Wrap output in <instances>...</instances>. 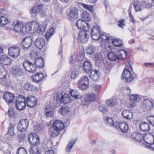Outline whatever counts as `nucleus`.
<instances>
[{
    "mask_svg": "<svg viewBox=\"0 0 154 154\" xmlns=\"http://www.w3.org/2000/svg\"><path fill=\"white\" fill-rule=\"evenodd\" d=\"M65 127L64 124L61 121L56 120L54 122L52 126L49 129L50 134L52 137H57Z\"/></svg>",
    "mask_w": 154,
    "mask_h": 154,
    "instance_id": "1",
    "label": "nucleus"
},
{
    "mask_svg": "<svg viewBox=\"0 0 154 154\" xmlns=\"http://www.w3.org/2000/svg\"><path fill=\"white\" fill-rule=\"evenodd\" d=\"M98 99L97 96L93 93L86 94L84 100L82 101V104L85 105L88 104L94 101H96Z\"/></svg>",
    "mask_w": 154,
    "mask_h": 154,
    "instance_id": "2",
    "label": "nucleus"
},
{
    "mask_svg": "<svg viewBox=\"0 0 154 154\" xmlns=\"http://www.w3.org/2000/svg\"><path fill=\"white\" fill-rule=\"evenodd\" d=\"M26 104L25 98L22 95L18 97L16 100L15 105L17 109L20 110L24 109Z\"/></svg>",
    "mask_w": 154,
    "mask_h": 154,
    "instance_id": "3",
    "label": "nucleus"
},
{
    "mask_svg": "<svg viewBox=\"0 0 154 154\" xmlns=\"http://www.w3.org/2000/svg\"><path fill=\"white\" fill-rule=\"evenodd\" d=\"M8 51L9 56L15 58L20 56V48L19 46L16 45L9 48Z\"/></svg>",
    "mask_w": 154,
    "mask_h": 154,
    "instance_id": "4",
    "label": "nucleus"
},
{
    "mask_svg": "<svg viewBox=\"0 0 154 154\" xmlns=\"http://www.w3.org/2000/svg\"><path fill=\"white\" fill-rule=\"evenodd\" d=\"M122 78L126 82H130L134 80L133 76L130 71L125 68L122 73Z\"/></svg>",
    "mask_w": 154,
    "mask_h": 154,
    "instance_id": "5",
    "label": "nucleus"
},
{
    "mask_svg": "<svg viewBox=\"0 0 154 154\" xmlns=\"http://www.w3.org/2000/svg\"><path fill=\"white\" fill-rule=\"evenodd\" d=\"M29 122L27 119H21L18 124V129L21 132H24L26 131L28 128Z\"/></svg>",
    "mask_w": 154,
    "mask_h": 154,
    "instance_id": "6",
    "label": "nucleus"
},
{
    "mask_svg": "<svg viewBox=\"0 0 154 154\" xmlns=\"http://www.w3.org/2000/svg\"><path fill=\"white\" fill-rule=\"evenodd\" d=\"M23 66L26 70L30 72L34 73L36 71V66L29 61L25 60Z\"/></svg>",
    "mask_w": 154,
    "mask_h": 154,
    "instance_id": "7",
    "label": "nucleus"
},
{
    "mask_svg": "<svg viewBox=\"0 0 154 154\" xmlns=\"http://www.w3.org/2000/svg\"><path fill=\"white\" fill-rule=\"evenodd\" d=\"M76 25L78 28L83 31H88L90 28L89 24L83 20H78L76 23Z\"/></svg>",
    "mask_w": 154,
    "mask_h": 154,
    "instance_id": "8",
    "label": "nucleus"
},
{
    "mask_svg": "<svg viewBox=\"0 0 154 154\" xmlns=\"http://www.w3.org/2000/svg\"><path fill=\"white\" fill-rule=\"evenodd\" d=\"M78 14L77 9L72 8L67 15V19L70 21H74L77 18Z\"/></svg>",
    "mask_w": 154,
    "mask_h": 154,
    "instance_id": "9",
    "label": "nucleus"
},
{
    "mask_svg": "<svg viewBox=\"0 0 154 154\" xmlns=\"http://www.w3.org/2000/svg\"><path fill=\"white\" fill-rule=\"evenodd\" d=\"M3 98L9 104L13 103L15 100L14 95L13 94L10 92L5 93L3 95Z\"/></svg>",
    "mask_w": 154,
    "mask_h": 154,
    "instance_id": "10",
    "label": "nucleus"
},
{
    "mask_svg": "<svg viewBox=\"0 0 154 154\" xmlns=\"http://www.w3.org/2000/svg\"><path fill=\"white\" fill-rule=\"evenodd\" d=\"M28 140L31 144V146L37 145L40 143L39 138L38 135L36 134L29 135Z\"/></svg>",
    "mask_w": 154,
    "mask_h": 154,
    "instance_id": "11",
    "label": "nucleus"
},
{
    "mask_svg": "<svg viewBox=\"0 0 154 154\" xmlns=\"http://www.w3.org/2000/svg\"><path fill=\"white\" fill-rule=\"evenodd\" d=\"M92 38L95 40H99L100 35V29L99 26H95L91 31Z\"/></svg>",
    "mask_w": 154,
    "mask_h": 154,
    "instance_id": "12",
    "label": "nucleus"
},
{
    "mask_svg": "<svg viewBox=\"0 0 154 154\" xmlns=\"http://www.w3.org/2000/svg\"><path fill=\"white\" fill-rule=\"evenodd\" d=\"M109 37L110 36L108 34L104 33L100 35L99 40L100 39L102 42H107V44L106 45V46L111 48L112 43L109 40Z\"/></svg>",
    "mask_w": 154,
    "mask_h": 154,
    "instance_id": "13",
    "label": "nucleus"
},
{
    "mask_svg": "<svg viewBox=\"0 0 154 154\" xmlns=\"http://www.w3.org/2000/svg\"><path fill=\"white\" fill-rule=\"evenodd\" d=\"M27 106L31 108L35 107L37 105V99L35 97L29 96L26 98Z\"/></svg>",
    "mask_w": 154,
    "mask_h": 154,
    "instance_id": "14",
    "label": "nucleus"
},
{
    "mask_svg": "<svg viewBox=\"0 0 154 154\" xmlns=\"http://www.w3.org/2000/svg\"><path fill=\"white\" fill-rule=\"evenodd\" d=\"M32 40L31 37H27L24 38L21 42L23 48L26 50L29 48L32 45Z\"/></svg>",
    "mask_w": 154,
    "mask_h": 154,
    "instance_id": "15",
    "label": "nucleus"
},
{
    "mask_svg": "<svg viewBox=\"0 0 154 154\" xmlns=\"http://www.w3.org/2000/svg\"><path fill=\"white\" fill-rule=\"evenodd\" d=\"M12 73L14 76L19 77L22 75L23 73V69L18 66H15L12 68Z\"/></svg>",
    "mask_w": 154,
    "mask_h": 154,
    "instance_id": "16",
    "label": "nucleus"
},
{
    "mask_svg": "<svg viewBox=\"0 0 154 154\" xmlns=\"http://www.w3.org/2000/svg\"><path fill=\"white\" fill-rule=\"evenodd\" d=\"M143 139L144 141L148 144L152 145L154 143V136L151 133L144 134Z\"/></svg>",
    "mask_w": 154,
    "mask_h": 154,
    "instance_id": "17",
    "label": "nucleus"
},
{
    "mask_svg": "<svg viewBox=\"0 0 154 154\" xmlns=\"http://www.w3.org/2000/svg\"><path fill=\"white\" fill-rule=\"evenodd\" d=\"M143 106L144 109L148 111L152 110L154 108L152 101L147 99L144 100Z\"/></svg>",
    "mask_w": 154,
    "mask_h": 154,
    "instance_id": "18",
    "label": "nucleus"
},
{
    "mask_svg": "<svg viewBox=\"0 0 154 154\" xmlns=\"http://www.w3.org/2000/svg\"><path fill=\"white\" fill-rule=\"evenodd\" d=\"M84 31L80 32L78 35V40L83 43L87 42L89 38V36Z\"/></svg>",
    "mask_w": 154,
    "mask_h": 154,
    "instance_id": "19",
    "label": "nucleus"
},
{
    "mask_svg": "<svg viewBox=\"0 0 154 154\" xmlns=\"http://www.w3.org/2000/svg\"><path fill=\"white\" fill-rule=\"evenodd\" d=\"M34 44L37 48L39 50H41L45 46V41L43 38L38 37L35 40Z\"/></svg>",
    "mask_w": 154,
    "mask_h": 154,
    "instance_id": "20",
    "label": "nucleus"
},
{
    "mask_svg": "<svg viewBox=\"0 0 154 154\" xmlns=\"http://www.w3.org/2000/svg\"><path fill=\"white\" fill-rule=\"evenodd\" d=\"M14 128L13 125L11 124L9 125L8 132L5 135V137L7 138L8 140H11V137L14 135Z\"/></svg>",
    "mask_w": 154,
    "mask_h": 154,
    "instance_id": "21",
    "label": "nucleus"
},
{
    "mask_svg": "<svg viewBox=\"0 0 154 154\" xmlns=\"http://www.w3.org/2000/svg\"><path fill=\"white\" fill-rule=\"evenodd\" d=\"M12 62L11 58L6 55H2L0 57V63L5 65H10Z\"/></svg>",
    "mask_w": 154,
    "mask_h": 154,
    "instance_id": "22",
    "label": "nucleus"
},
{
    "mask_svg": "<svg viewBox=\"0 0 154 154\" xmlns=\"http://www.w3.org/2000/svg\"><path fill=\"white\" fill-rule=\"evenodd\" d=\"M90 77L94 82H97L100 79V74L99 72L96 70H91Z\"/></svg>",
    "mask_w": 154,
    "mask_h": 154,
    "instance_id": "23",
    "label": "nucleus"
},
{
    "mask_svg": "<svg viewBox=\"0 0 154 154\" xmlns=\"http://www.w3.org/2000/svg\"><path fill=\"white\" fill-rule=\"evenodd\" d=\"M139 98V95L137 94H132L130 95V100L131 101L130 108H133L135 106L136 103Z\"/></svg>",
    "mask_w": 154,
    "mask_h": 154,
    "instance_id": "24",
    "label": "nucleus"
},
{
    "mask_svg": "<svg viewBox=\"0 0 154 154\" xmlns=\"http://www.w3.org/2000/svg\"><path fill=\"white\" fill-rule=\"evenodd\" d=\"M14 29L15 31L23 34V30L24 29L23 24V23L17 21L14 26Z\"/></svg>",
    "mask_w": 154,
    "mask_h": 154,
    "instance_id": "25",
    "label": "nucleus"
},
{
    "mask_svg": "<svg viewBox=\"0 0 154 154\" xmlns=\"http://www.w3.org/2000/svg\"><path fill=\"white\" fill-rule=\"evenodd\" d=\"M118 59L121 60H125L126 59L127 55V51L123 50H119L117 53Z\"/></svg>",
    "mask_w": 154,
    "mask_h": 154,
    "instance_id": "26",
    "label": "nucleus"
},
{
    "mask_svg": "<svg viewBox=\"0 0 154 154\" xmlns=\"http://www.w3.org/2000/svg\"><path fill=\"white\" fill-rule=\"evenodd\" d=\"M83 68L84 71L86 73H88L91 71L92 65L89 61H85L83 64Z\"/></svg>",
    "mask_w": 154,
    "mask_h": 154,
    "instance_id": "27",
    "label": "nucleus"
},
{
    "mask_svg": "<svg viewBox=\"0 0 154 154\" xmlns=\"http://www.w3.org/2000/svg\"><path fill=\"white\" fill-rule=\"evenodd\" d=\"M54 109L53 107L48 106L45 108V113L47 116L51 117L54 115Z\"/></svg>",
    "mask_w": 154,
    "mask_h": 154,
    "instance_id": "28",
    "label": "nucleus"
},
{
    "mask_svg": "<svg viewBox=\"0 0 154 154\" xmlns=\"http://www.w3.org/2000/svg\"><path fill=\"white\" fill-rule=\"evenodd\" d=\"M122 115L125 119L128 120L131 119L133 117V113L128 110H124L122 112Z\"/></svg>",
    "mask_w": 154,
    "mask_h": 154,
    "instance_id": "29",
    "label": "nucleus"
},
{
    "mask_svg": "<svg viewBox=\"0 0 154 154\" xmlns=\"http://www.w3.org/2000/svg\"><path fill=\"white\" fill-rule=\"evenodd\" d=\"M118 126L121 131L124 133H126L128 130V125L125 122L118 123Z\"/></svg>",
    "mask_w": 154,
    "mask_h": 154,
    "instance_id": "30",
    "label": "nucleus"
},
{
    "mask_svg": "<svg viewBox=\"0 0 154 154\" xmlns=\"http://www.w3.org/2000/svg\"><path fill=\"white\" fill-rule=\"evenodd\" d=\"M106 125L109 126H113L114 127L117 128L118 126V123H115L112 119L109 117H107L105 121Z\"/></svg>",
    "mask_w": 154,
    "mask_h": 154,
    "instance_id": "31",
    "label": "nucleus"
},
{
    "mask_svg": "<svg viewBox=\"0 0 154 154\" xmlns=\"http://www.w3.org/2000/svg\"><path fill=\"white\" fill-rule=\"evenodd\" d=\"M44 76L42 73H37L32 76V79L34 82H39L44 78Z\"/></svg>",
    "mask_w": 154,
    "mask_h": 154,
    "instance_id": "32",
    "label": "nucleus"
},
{
    "mask_svg": "<svg viewBox=\"0 0 154 154\" xmlns=\"http://www.w3.org/2000/svg\"><path fill=\"white\" fill-rule=\"evenodd\" d=\"M140 128L141 131H147L150 130V127L148 123L144 122L141 123L140 125Z\"/></svg>",
    "mask_w": 154,
    "mask_h": 154,
    "instance_id": "33",
    "label": "nucleus"
},
{
    "mask_svg": "<svg viewBox=\"0 0 154 154\" xmlns=\"http://www.w3.org/2000/svg\"><path fill=\"white\" fill-rule=\"evenodd\" d=\"M76 140V139H72L70 140L68 142L66 148V152H69L73 147V145L75 143Z\"/></svg>",
    "mask_w": 154,
    "mask_h": 154,
    "instance_id": "34",
    "label": "nucleus"
},
{
    "mask_svg": "<svg viewBox=\"0 0 154 154\" xmlns=\"http://www.w3.org/2000/svg\"><path fill=\"white\" fill-rule=\"evenodd\" d=\"M69 93L72 97L75 99H79L81 98V95L76 90H71Z\"/></svg>",
    "mask_w": 154,
    "mask_h": 154,
    "instance_id": "35",
    "label": "nucleus"
},
{
    "mask_svg": "<svg viewBox=\"0 0 154 154\" xmlns=\"http://www.w3.org/2000/svg\"><path fill=\"white\" fill-rule=\"evenodd\" d=\"M131 137L133 139H134L136 141H140L143 139V136L140 133L137 132L133 133L131 135Z\"/></svg>",
    "mask_w": 154,
    "mask_h": 154,
    "instance_id": "36",
    "label": "nucleus"
},
{
    "mask_svg": "<svg viewBox=\"0 0 154 154\" xmlns=\"http://www.w3.org/2000/svg\"><path fill=\"white\" fill-rule=\"evenodd\" d=\"M35 64L36 66L40 68L43 66L44 63L43 59L42 57H38L36 58L35 61Z\"/></svg>",
    "mask_w": 154,
    "mask_h": 154,
    "instance_id": "37",
    "label": "nucleus"
},
{
    "mask_svg": "<svg viewBox=\"0 0 154 154\" xmlns=\"http://www.w3.org/2000/svg\"><path fill=\"white\" fill-rule=\"evenodd\" d=\"M29 151L30 154H40L37 145L31 146Z\"/></svg>",
    "mask_w": 154,
    "mask_h": 154,
    "instance_id": "38",
    "label": "nucleus"
},
{
    "mask_svg": "<svg viewBox=\"0 0 154 154\" xmlns=\"http://www.w3.org/2000/svg\"><path fill=\"white\" fill-rule=\"evenodd\" d=\"M63 96V95L61 94H58L56 95V96H54V103H55L56 102L57 103H56V105L57 104L58 105H57L56 106L59 105L60 103H62V99Z\"/></svg>",
    "mask_w": 154,
    "mask_h": 154,
    "instance_id": "39",
    "label": "nucleus"
},
{
    "mask_svg": "<svg viewBox=\"0 0 154 154\" xmlns=\"http://www.w3.org/2000/svg\"><path fill=\"white\" fill-rule=\"evenodd\" d=\"M32 33L37 32L39 26L38 23L35 21H33L31 22Z\"/></svg>",
    "mask_w": 154,
    "mask_h": 154,
    "instance_id": "40",
    "label": "nucleus"
},
{
    "mask_svg": "<svg viewBox=\"0 0 154 154\" xmlns=\"http://www.w3.org/2000/svg\"><path fill=\"white\" fill-rule=\"evenodd\" d=\"M112 44L115 46L116 47H121L123 45V44L122 42V41L118 38H116L112 40Z\"/></svg>",
    "mask_w": 154,
    "mask_h": 154,
    "instance_id": "41",
    "label": "nucleus"
},
{
    "mask_svg": "<svg viewBox=\"0 0 154 154\" xmlns=\"http://www.w3.org/2000/svg\"><path fill=\"white\" fill-rule=\"evenodd\" d=\"M108 57L109 60L112 61H116L118 58L117 54L113 52L108 53Z\"/></svg>",
    "mask_w": 154,
    "mask_h": 154,
    "instance_id": "42",
    "label": "nucleus"
},
{
    "mask_svg": "<svg viewBox=\"0 0 154 154\" xmlns=\"http://www.w3.org/2000/svg\"><path fill=\"white\" fill-rule=\"evenodd\" d=\"M31 27V22L26 23L25 26L24 27L23 30V34H25L26 33H32Z\"/></svg>",
    "mask_w": 154,
    "mask_h": 154,
    "instance_id": "43",
    "label": "nucleus"
},
{
    "mask_svg": "<svg viewBox=\"0 0 154 154\" xmlns=\"http://www.w3.org/2000/svg\"><path fill=\"white\" fill-rule=\"evenodd\" d=\"M8 23L9 20L7 17L3 16H0V25H5Z\"/></svg>",
    "mask_w": 154,
    "mask_h": 154,
    "instance_id": "44",
    "label": "nucleus"
},
{
    "mask_svg": "<svg viewBox=\"0 0 154 154\" xmlns=\"http://www.w3.org/2000/svg\"><path fill=\"white\" fill-rule=\"evenodd\" d=\"M54 29L51 28L46 32L45 36L46 39L48 40L50 37L54 34Z\"/></svg>",
    "mask_w": 154,
    "mask_h": 154,
    "instance_id": "45",
    "label": "nucleus"
},
{
    "mask_svg": "<svg viewBox=\"0 0 154 154\" xmlns=\"http://www.w3.org/2000/svg\"><path fill=\"white\" fill-rule=\"evenodd\" d=\"M133 5L136 12L141 10V5L140 2L137 1H135L134 2Z\"/></svg>",
    "mask_w": 154,
    "mask_h": 154,
    "instance_id": "46",
    "label": "nucleus"
},
{
    "mask_svg": "<svg viewBox=\"0 0 154 154\" xmlns=\"http://www.w3.org/2000/svg\"><path fill=\"white\" fill-rule=\"evenodd\" d=\"M47 26V24L45 23H44L42 25H39L37 31V32L41 33L45 32Z\"/></svg>",
    "mask_w": 154,
    "mask_h": 154,
    "instance_id": "47",
    "label": "nucleus"
},
{
    "mask_svg": "<svg viewBox=\"0 0 154 154\" xmlns=\"http://www.w3.org/2000/svg\"><path fill=\"white\" fill-rule=\"evenodd\" d=\"M70 101V97L68 94H64L63 95L62 99V103H63L64 104H66L68 103Z\"/></svg>",
    "mask_w": 154,
    "mask_h": 154,
    "instance_id": "48",
    "label": "nucleus"
},
{
    "mask_svg": "<svg viewBox=\"0 0 154 154\" xmlns=\"http://www.w3.org/2000/svg\"><path fill=\"white\" fill-rule=\"evenodd\" d=\"M82 18L86 21H88L91 20L90 15L86 11H84L82 15Z\"/></svg>",
    "mask_w": 154,
    "mask_h": 154,
    "instance_id": "49",
    "label": "nucleus"
},
{
    "mask_svg": "<svg viewBox=\"0 0 154 154\" xmlns=\"http://www.w3.org/2000/svg\"><path fill=\"white\" fill-rule=\"evenodd\" d=\"M106 104L110 106H113L116 104V99H110L106 101Z\"/></svg>",
    "mask_w": 154,
    "mask_h": 154,
    "instance_id": "50",
    "label": "nucleus"
},
{
    "mask_svg": "<svg viewBox=\"0 0 154 154\" xmlns=\"http://www.w3.org/2000/svg\"><path fill=\"white\" fill-rule=\"evenodd\" d=\"M8 114L10 117H15L17 115V113L15 111L14 108H10L8 111Z\"/></svg>",
    "mask_w": 154,
    "mask_h": 154,
    "instance_id": "51",
    "label": "nucleus"
},
{
    "mask_svg": "<svg viewBox=\"0 0 154 154\" xmlns=\"http://www.w3.org/2000/svg\"><path fill=\"white\" fill-rule=\"evenodd\" d=\"M7 76V71L3 67H0V78L3 79Z\"/></svg>",
    "mask_w": 154,
    "mask_h": 154,
    "instance_id": "52",
    "label": "nucleus"
},
{
    "mask_svg": "<svg viewBox=\"0 0 154 154\" xmlns=\"http://www.w3.org/2000/svg\"><path fill=\"white\" fill-rule=\"evenodd\" d=\"M88 85L86 83L78 82V86L79 89L82 90H84L88 88Z\"/></svg>",
    "mask_w": 154,
    "mask_h": 154,
    "instance_id": "53",
    "label": "nucleus"
},
{
    "mask_svg": "<svg viewBox=\"0 0 154 154\" xmlns=\"http://www.w3.org/2000/svg\"><path fill=\"white\" fill-rule=\"evenodd\" d=\"M24 89L27 91H32L34 88L32 85L29 83H26L23 86Z\"/></svg>",
    "mask_w": 154,
    "mask_h": 154,
    "instance_id": "54",
    "label": "nucleus"
},
{
    "mask_svg": "<svg viewBox=\"0 0 154 154\" xmlns=\"http://www.w3.org/2000/svg\"><path fill=\"white\" fill-rule=\"evenodd\" d=\"M95 50V48L92 46H91L86 50V51L87 54L91 55L94 52Z\"/></svg>",
    "mask_w": 154,
    "mask_h": 154,
    "instance_id": "55",
    "label": "nucleus"
},
{
    "mask_svg": "<svg viewBox=\"0 0 154 154\" xmlns=\"http://www.w3.org/2000/svg\"><path fill=\"white\" fill-rule=\"evenodd\" d=\"M98 109L99 110L103 113H106L108 111L106 106L103 104H100L99 105Z\"/></svg>",
    "mask_w": 154,
    "mask_h": 154,
    "instance_id": "56",
    "label": "nucleus"
},
{
    "mask_svg": "<svg viewBox=\"0 0 154 154\" xmlns=\"http://www.w3.org/2000/svg\"><path fill=\"white\" fill-rule=\"evenodd\" d=\"M17 154H27L26 150L23 147H20L17 150Z\"/></svg>",
    "mask_w": 154,
    "mask_h": 154,
    "instance_id": "57",
    "label": "nucleus"
},
{
    "mask_svg": "<svg viewBox=\"0 0 154 154\" xmlns=\"http://www.w3.org/2000/svg\"><path fill=\"white\" fill-rule=\"evenodd\" d=\"M147 119L149 123L154 127V116H149L147 117Z\"/></svg>",
    "mask_w": 154,
    "mask_h": 154,
    "instance_id": "58",
    "label": "nucleus"
},
{
    "mask_svg": "<svg viewBox=\"0 0 154 154\" xmlns=\"http://www.w3.org/2000/svg\"><path fill=\"white\" fill-rule=\"evenodd\" d=\"M78 82L86 83L87 84H89V81L88 77L85 76L82 77L79 80Z\"/></svg>",
    "mask_w": 154,
    "mask_h": 154,
    "instance_id": "59",
    "label": "nucleus"
},
{
    "mask_svg": "<svg viewBox=\"0 0 154 154\" xmlns=\"http://www.w3.org/2000/svg\"><path fill=\"white\" fill-rule=\"evenodd\" d=\"M82 6L84 8L92 12L93 11V8L91 5L83 4Z\"/></svg>",
    "mask_w": 154,
    "mask_h": 154,
    "instance_id": "60",
    "label": "nucleus"
},
{
    "mask_svg": "<svg viewBox=\"0 0 154 154\" xmlns=\"http://www.w3.org/2000/svg\"><path fill=\"white\" fill-rule=\"evenodd\" d=\"M79 72L77 70H75L72 71L71 73L70 77L72 79H75L78 76Z\"/></svg>",
    "mask_w": 154,
    "mask_h": 154,
    "instance_id": "61",
    "label": "nucleus"
},
{
    "mask_svg": "<svg viewBox=\"0 0 154 154\" xmlns=\"http://www.w3.org/2000/svg\"><path fill=\"white\" fill-rule=\"evenodd\" d=\"M30 12L32 16L33 17L35 16L38 13L37 10L35 9V8L34 6L31 9Z\"/></svg>",
    "mask_w": 154,
    "mask_h": 154,
    "instance_id": "62",
    "label": "nucleus"
},
{
    "mask_svg": "<svg viewBox=\"0 0 154 154\" xmlns=\"http://www.w3.org/2000/svg\"><path fill=\"white\" fill-rule=\"evenodd\" d=\"M84 58V55L82 52H80L77 56V60L79 61H82Z\"/></svg>",
    "mask_w": 154,
    "mask_h": 154,
    "instance_id": "63",
    "label": "nucleus"
},
{
    "mask_svg": "<svg viewBox=\"0 0 154 154\" xmlns=\"http://www.w3.org/2000/svg\"><path fill=\"white\" fill-rule=\"evenodd\" d=\"M93 59L97 63L100 62L101 60V57H100L98 54H94L93 56Z\"/></svg>",
    "mask_w": 154,
    "mask_h": 154,
    "instance_id": "64",
    "label": "nucleus"
}]
</instances>
